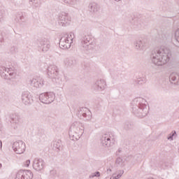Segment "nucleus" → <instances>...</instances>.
I'll return each instance as SVG.
<instances>
[{
  "label": "nucleus",
  "mask_w": 179,
  "mask_h": 179,
  "mask_svg": "<svg viewBox=\"0 0 179 179\" xmlns=\"http://www.w3.org/2000/svg\"><path fill=\"white\" fill-rule=\"evenodd\" d=\"M76 64V60L73 58H66L64 59V65L67 67L73 66Z\"/></svg>",
  "instance_id": "5701e85b"
},
{
  "label": "nucleus",
  "mask_w": 179,
  "mask_h": 179,
  "mask_svg": "<svg viewBox=\"0 0 179 179\" xmlns=\"http://www.w3.org/2000/svg\"><path fill=\"white\" fill-rule=\"evenodd\" d=\"M84 132L85 127L82 122H74L70 127L69 134L71 141H79Z\"/></svg>",
  "instance_id": "7ed1b4c3"
},
{
  "label": "nucleus",
  "mask_w": 179,
  "mask_h": 179,
  "mask_svg": "<svg viewBox=\"0 0 179 179\" xmlns=\"http://www.w3.org/2000/svg\"><path fill=\"white\" fill-rule=\"evenodd\" d=\"M171 58V50L165 48L164 46L157 47L152 52V62L158 66L166 65Z\"/></svg>",
  "instance_id": "f257e3e1"
},
{
  "label": "nucleus",
  "mask_w": 179,
  "mask_h": 179,
  "mask_svg": "<svg viewBox=\"0 0 179 179\" xmlns=\"http://www.w3.org/2000/svg\"><path fill=\"white\" fill-rule=\"evenodd\" d=\"M115 165L117 167H124V166H125V160L119 157L116 159Z\"/></svg>",
  "instance_id": "393cba45"
},
{
  "label": "nucleus",
  "mask_w": 179,
  "mask_h": 179,
  "mask_svg": "<svg viewBox=\"0 0 179 179\" xmlns=\"http://www.w3.org/2000/svg\"><path fill=\"white\" fill-rule=\"evenodd\" d=\"M23 19H24V17H23V15L22 14H17L15 20L16 22H22Z\"/></svg>",
  "instance_id": "c85d7f7f"
},
{
  "label": "nucleus",
  "mask_w": 179,
  "mask_h": 179,
  "mask_svg": "<svg viewBox=\"0 0 179 179\" xmlns=\"http://www.w3.org/2000/svg\"><path fill=\"white\" fill-rule=\"evenodd\" d=\"M39 100L43 104H51L55 100V94L54 92H46L39 95Z\"/></svg>",
  "instance_id": "6e6552de"
},
{
  "label": "nucleus",
  "mask_w": 179,
  "mask_h": 179,
  "mask_svg": "<svg viewBox=\"0 0 179 179\" xmlns=\"http://www.w3.org/2000/svg\"><path fill=\"white\" fill-rule=\"evenodd\" d=\"M22 101L26 104H30L33 99H31V95H30V92H24L22 94Z\"/></svg>",
  "instance_id": "6ab92c4d"
},
{
  "label": "nucleus",
  "mask_w": 179,
  "mask_h": 179,
  "mask_svg": "<svg viewBox=\"0 0 179 179\" xmlns=\"http://www.w3.org/2000/svg\"><path fill=\"white\" fill-rule=\"evenodd\" d=\"M77 115L80 120H83V118H85V121H90L92 120V112L87 108H80Z\"/></svg>",
  "instance_id": "1a4fd4ad"
},
{
  "label": "nucleus",
  "mask_w": 179,
  "mask_h": 179,
  "mask_svg": "<svg viewBox=\"0 0 179 179\" xmlns=\"http://www.w3.org/2000/svg\"><path fill=\"white\" fill-rule=\"evenodd\" d=\"M124 174V171H120V173L118 175H115L116 179L121 178L122 177V175Z\"/></svg>",
  "instance_id": "c9c22d12"
},
{
  "label": "nucleus",
  "mask_w": 179,
  "mask_h": 179,
  "mask_svg": "<svg viewBox=\"0 0 179 179\" xmlns=\"http://www.w3.org/2000/svg\"><path fill=\"white\" fill-rule=\"evenodd\" d=\"M53 82H55L58 86H62L64 85V80L62 79V76L58 75V76L55 77V78L52 79Z\"/></svg>",
  "instance_id": "b1692460"
},
{
  "label": "nucleus",
  "mask_w": 179,
  "mask_h": 179,
  "mask_svg": "<svg viewBox=\"0 0 179 179\" xmlns=\"http://www.w3.org/2000/svg\"><path fill=\"white\" fill-rule=\"evenodd\" d=\"M166 41L167 38L165 36H162V41H161V43H166Z\"/></svg>",
  "instance_id": "4c0bfd02"
},
{
  "label": "nucleus",
  "mask_w": 179,
  "mask_h": 179,
  "mask_svg": "<svg viewBox=\"0 0 179 179\" xmlns=\"http://www.w3.org/2000/svg\"><path fill=\"white\" fill-rule=\"evenodd\" d=\"M110 179H117V178L115 177V174H113L111 177Z\"/></svg>",
  "instance_id": "58836bf2"
},
{
  "label": "nucleus",
  "mask_w": 179,
  "mask_h": 179,
  "mask_svg": "<svg viewBox=\"0 0 179 179\" xmlns=\"http://www.w3.org/2000/svg\"><path fill=\"white\" fill-rule=\"evenodd\" d=\"M29 3L31 5L34 9H36V8L40 7V5H41V2H40V0H29Z\"/></svg>",
  "instance_id": "a878e982"
},
{
  "label": "nucleus",
  "mask_w": 179,
  "mask_h": 179,
  "mask_svg": "<svg viewBox=\"0 0 179 179\" xmlns=\"http://www.w3.org/2000/svg\"><path fill=\"white\" fill-rule=\"evenodd\" d=\"M0 148H2V141H0Z\"/></svg>",
  "instance_id": "79ce46f5"
},
{
  "label": "nucleus",
  "mask_w": 179,
  "mask_h": 179,
  "mask_svg": "<svg viewBox=\"0 0 179 179\" xmlns=\"http://www.w3.org/2000/svg\"><path fill=\"white\" fill-rule=\"evenodd\" d=\"M89 8L90 12H92L93 13H96V12H98L99 9H100V6L96 3H90Z\"/></svg>",
  "instance_id": "4be33fe9"
},
{
  "label": "nucleus",
  "mask_w": 179,
  "mask_h": 179,
  "mask_svg": "<svg viewBox=\"0 0 179 179\" xmlns=\"http://www.w3.org/2000/svg\"><path fill=\"white\" fill-rule=\"evenodd\" d=\"M121 152H122V149L119 148L118 150H117V153H121Z\"/></svg>",
  "instance_id": "ea45409f"
},
{
  "label": "nucleus",
  "mask_w": 179,
  "mask_h": 179,
  "mask_svg": "<svg viewBox=\"0 0 179 179\" xmlns=\"http://www.w3.org/2000/svg\"><path fill=\"white\" fill-rule=\"evenodd\" d=\"M5 17V10L3 9H0V21Z\"/></svg>",
  "instance_id": "72a5a7b5"
},
{
  "label": "nucleus",
  "mask_w": 179,
  "mask_h": 179,
  "mask_svg": "<svg viewBox=\"0 0 179 179\" xmlns=\"http://www.w3.org/2000/svg\"><path fill=\"white\" fill-rule=\"evenodd\" d=\"M176 134H177L176 132V131H173L169 135V136L167 137V140L168 141H173V138H174V136L176 135Z\"/></svg>",
  "instance_id": "7c9ffc66"
},
{
  "label": "nucleus",
  "mask_w": 179,
  "mask_h": 179,
  "mask_svg": "<svg viewBox=\"0 0 179 179\" xmlns=\"http://www.w3.org/2000/svg\"><path fill=\"white\" fill-rule=\"evenodd\" d=\"M146 82L145 78H139L134 81L135 85H143Z\"/></svg>",
  "instance_id": "cd10ccee"
},
{
  "label": "nucleus",
  "mask_w": 179,
  "mask_h": 179,
  "mask_svg": "<svg viewBox=\"0 0 179 179\" xmlns=\"http://www.w3.org/2000/svg\"><path fill=\"white\" fill-rule=\"evenodd\" d=\"M10 1H14V0H10Z\"/></svg>",
  "instance_id": "a18cd8bd"
},
{
  "label": "nucleus",
  "mask_w": 179,
  "mask_h": 179,
  "mask_svg": "<svg viewBox=\"0 0 179 179\" xmlns=\"http://www.w3.org/2000/svg\"><path fill=\"white\" fill-rule=\"evenodd\" d=\"M38 45L43 52H47L51 48V42L47 38L39 39Z\"/></svg>",
  "instance_id": "4468645a"
},
{
  "label": "nucleus",
  "mask_w": 179,
  "mask_h": 179,
  "mask_svg": "<svg viewBox=\"0 0 179 179\" xmlns=\"http://www.w3.org/2000/svg\"><path fill=\"white\" fill-rule=\"evenodd\" d=\"M29 84L33 87H43L45 85V81L43 78H33L29 80Z\"/></svg>",
  "instance_id": "a211bd4d"
},
{
  "label": "nucleus",
  "mask_w": 179,
  "mask_h": 179,
  "mask_svg": "<svg viewBox=\"0 0 179 179\" xmlns=\"http://www.w3.org/2000/svg\"><path fill=\"white\" fill-rule=\"evenodd\" d=\"M80 46L84 51L93 50L94 45L92 42V36L90 35H83L81 38Z\"/></svg>",
  "instance_id": "423d86ee"
},
{
  "label": "nucleus",
  "mask_w": 179,
  "mask_h": 179,
  "mask_svg": "<svg viewBox=\"0 0 179 179\" xmlns=\"http://www.w3.org/2000/svg\"><path fill=\"white\" fill-rule=\"evenodd\" d=\"M10 120L13 124H16L17 125H19V124H22V117L17 113L11 115Z\"/></svg>",
  "instance_id": "412c9836"
},
{
  "label": "nucleus",
  "mask_w": 179,
  "mask_h": 179,
  "mask_svg": "<svg viewBox=\"0 0 179 179\" xmlns=\"http://www.w3.org/2000/svg\"><path fill=\"white\" fill-rule=\"evenodd\" d=\"M146 99L138 97L134 99L131 103V108L133 114L139 118H143L148 115L149 113V107L148 106Z\"/></svg>",
  "instance_id": "f03ea898"
},
{
  "label": "nucleus",
  "mask_w": 179,
  "mask_h": 179,
  "mask_svg": "<svg viewBox=\"0 0 179 179\" xmlns=\"http://www.w3.org/2000/svg\"><path fill=\"white\" fill-rule=\"evenodd\" d=\"M169 80L171 83H173L174 85H178L179 80V74L177 72H173L169 76Z\"/></svg>",
  "instance_id": "aec40b11"
},
{
  "label": "nucleus",
  "mask_w": 179,
  "mask_h": 179,
  "mask_svg": "<svg viewBox=\"0 0 179 179\" xmlns=\"http://www.w3.org/2000/svg\"><path fill=\"white\" fill-rule=\"evenodd\" d=\"M13 149L17 155H22L26 150V144L22 141H18L13 144Z\"/></svg>",
  "instance_id": "9b49d317"
},
{
  "label": "nucleus",
  "mask_w": 179,
  "mask_h": 179,
  "mask_svg": "<svg viewBox=\"0 0 179 179\" xmlns=\"http://www.w3.org/2000/svg\"><path fill=\"white\" fill-rule=\"evenodd\" d=\"M0 169H2V164H0Z\"/></svg>",
  "instance_id": "c03bdc74"
},
{
  "label": "nucleus",
  "mask_w": 179,
  "mask_h": 179,
  "mask_svg": "<svg viewBox=\"0 0 179 179\" xmlns=\"http://www.w3.org/2000/svg\"><path fill=\"white\" fill-rule=\"evenodd\" d=\"M0 75L3 79H15L16 78V70L12 67L2 66L0 68Z\"/></svg>",
  "instance_id": "39448f33"
},
{
  "label": "nucleus",
  "mask_w": 179,
  "mask_h": 179,
  "mask_svg": "<svg viewBox=\"0 0 179 179\" xmlns=\"http://www.w3.org/2000/svg\"><path fill=\"white\" fill-rule=\"evenodd\" d=\"M71 20V16H69V14H68V13L62 11L58 15V23L59 26H62L63 27H66V26H69Z\"/></svg>",
  "instance_id": "0eeeda50"
},
{
  "label": "nucleus",
  "mask_w": 179,
  "mask_h": 179,
  "mask_svg": "<svg viewBox=\"0 0 179 179\" xmlns=\"http://www.w3.org/2000/svg\"><path fill=\"white\" fill-rule=\"evenodd\" d=\"M45 164L44 160L36 158L33 162L32 166L36 171H41V170H43Z\"/></svg>",
  "instance_id": "f3484780"
},
{
  "label": "nucleus",
  "mask_w": 179,
  "mask_h": 179,
  "mask_svg": "<svg viewBox=\"0 0 179 179\" xmlns=\"http://www.w3.org/2000/svg\"><path fill=\"white\" fill-rule=\"evenodd\" d=\"M101 145L103 148H111L114 145V137L110 134H103L101 138Z\"/></svg>",
  "instance_id": "9d476101"
},
{
  "label": "nucleus",
  "mask_w": 179,
  "mask_h": 179,
  "mask_svg": "<svg viewBox=\"0 0 179 179\" xmlns=\"http://www.w3.org/2000/svg\"><path fill=\"white\" fill-rule=\"evenodd\" d=\"M54 148L56 149H59L61 148V140H58L57 141H55L53 144Z\"/></svg>",
  "instance_id": "c756f323"
},
{
  "label": "nucleus",
  "mask_w": 179,
  "mask_h": 179,
  "mask_svg": "<svg viewBox=\"0 0 179 179\" xmlns=\"http://www.w3.org/2000/svg\"><path fill=\"white\" fill-rule=\"evenodd\" d=\"M94 177H100V172L96 171L90 176V178H94Z\"/></svg>",
  "instance_id": "473e14b6"
},
{
  "label": "nucleus",
  "mask_w": 179,
  "mask_h": 179,
  "mask_svg": "<svg viewBox=\"0 0 179 179\" xmlns=\"http://www.w3.org/2000/svg\"><path fill=\"white\" fill-rule=\"evenodd\" d=\"M134 44L137 51H145L148 45L145 39H137L134 41Z\"/></svg>",
  "instance_id": "dca6fc26"
},
{
  "label": "nucleus",
  "mask_w": 179,
  "mask_h": 179,
  "mask_svg": "<svg viewBox=\"0 0 179 179\" xmlns=\"http://www.w3.org/2000/svg\"><path fill=\"white\" fill-rule=\"evenodd\" d=\"M106 86L107 83H106V80L99 79L92 85V90H94V92H103Z\"/></svg>",
  "instance_id": "f8f14e48"
},
{
  "label": "nucleus",
  "mask_w": 179,
  "mask_h": 179,
  "mask_svg": "<svg viewBox=\"0 0 179 179\" xmlns=\"http://www.w3.org/2000/svg\"><path fill=\"white\" fill-rule=\"evenodd\" d=\"M50 174H55V171L54 170L50 171Z\"/></svg>",
  "instance_id": "a19ab883"
},
{
  "label": "nucleus",
  "mask_w": 179,
  "mask_h": 179,
  "mask_svg": "<svg viewBox=\"0 0 179 179\" xmlns=\"http://www.w3.org/2000/svg\"><path fill=\"white\" fill-rule=\"evenodd\" d=\"M78 1L79 0H63V2L71 6H75V5H78Z\"/></svg>",
  "instance_id": "bb28decb"
},
{
  "label": "nucleus",
  "mask_w": 179,
  "mask_h": 179,
  "mask_svg": "<svg viewBox=\"0 0 179 179\" xmlns=\"http://www.w3.org/2000/svg\"><path fill=\"white\" fill-rule=\"evenodd\" d=\"M107 171H108V173H111V169H109L107 170Z\"/></svg>",
  "instance_id": "37998d69"
},
{
  "label": "nucleus",
  "mask_w": 179,
  "mask_h": 179,
  "mask_svg": "<svg viewBox=\"0 0 179 179\" xmlns=\"http://www.w3.org/2000/svg\"><path fill=\"white\" fill-rule=\"evenodd\" d=\"M73 38H75V35L72 32L63 36L59 40V48L62 50H69V48H71L72 43H73Z\"/></svg>",
  "instance_id": "20e7f679"
},
{
  "label": "nucleus",
  "mask_w": 179,
  "mask_h": 179,
  "mask_svg": "<svg viewBox=\"0 0 179 179\" xmlns=\"http://www.w3.org/2000/svg\"><path fill=\"white\" fill-rule=\"evenodd\" d=\"M10 51L12 54H15V52H17V48L13 46L10 48Z\"/></svg>",
  "instance_id": "f704fd0d"
},
{
  "label": "nucleus",
  "mask_w": 179,
  "mask_h": 179,
  "mask_svg": "<svg viewBox=\"0 0 179 179\" xmlns=\"http://www.w3.org/2000/svg\"><path fill=\"white\" fill-rule=\"evenodd\" d=\"M24 166L25 167H29V166H30V159H28L24 162Z\"/></svg>",
  "instance_id": "e433bc0d"
},
{
  "label": "nucleus",
  "mask_w": 179,
  "mask_h": 179,
  "mask_svg": "<svg viewBox=\"0 0 179 179\" xmlns=\"http://www.w3.org/2000/svg\"><path fill=\"white\" fill-rule=\"evenodd\" d=\"M124 128L126 129V131H128V129H131V128H132V124H131L129 122H126L124 124Z\"/></svg>",
  "instance_id": "2f4dec72"
},
{
  "label": "nucleus",
  "mask_w": 179,
  "mask_h": 179,
  "mask_svg": "<svg viewBox=\"0 0 179 179\" xmlns=\"http://www.w3.org/2000/svg\"><path fill=\"white\" fill-rule=\"evenodd\" d=\"M15 179H33V172L30 170H20L16 174Z\"/></svg>",
  "instance_id": "ddd939ff"
},
{
  "label": "nucleus",
  "mask_w": 179,
  "mask_h": 179,
  "mask_svg": "<svg viewBox=\"0 0 179 179\" xmlns=\"http://www.w3.org/2000/svg\"><path fill=\"white\" fill-rule=\"evenodd\" d=\"M59 75L58 67L55 65H50L48 67V76L50 79H55Z\"/></svg>",
  "instance_id": "2eb2a0df"
}]
</instances>
